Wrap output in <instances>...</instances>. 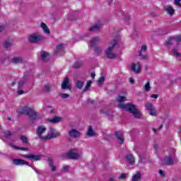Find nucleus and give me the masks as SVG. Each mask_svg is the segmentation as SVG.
I'll return each instance as SVG.
<instances>
[{"label": "nucleus", "instance_id": "nucleus-1", "mask_svg": "<svg viewBox=\"0 0 181 181\" xmlns=\"http://www.w3.org/2000/svg\"><path fill=\"white\" fill-rule=\"evenodd\" d=\"M117 103H119L118 107L122 110H125L127 112L133 114L134 118H141V113L136 109V107L134 104L128 103L127 105L122 104L127 101V98L125 96L119 95L116 99Z\"/></svg>", "mask_w": 181, "mask_h": 181}, {"label": "nucleus", "instance_id": "nucleus-2", "mask_svg": "<svg viewBox=\"0 0 181 181\" xmlns=\"http://www.w3.org/2000/svg\"><path fill=\"white\" fill-rule=\"evenodd\" d=\"M19 114L21 115H28L31 122H34L35 119H37V117H39V114L37 113V112L26 106L21 109Z\"/></svg>", "mask_w": 181, "mask_h": 181}, {"label": "nucleus", "instance_id": "nucleus-3", "mask_svg": "<svg viewBox=\"0 0 181 181\" xmlns=\"http://www.w3.org/2000/svg\"><path fill=\"white\" fill-rule=\"evenodd\" d=\"M117 46V40H113L110 42V46L105 50V54L107 59H117V54H114L112 51L114 50V47Z\"/></svg>", "mask_w": 181, "mask_h": 181}, {"label": "nucleus", "instance_id": "nucleus-4", "mask_svg": "<svg viewBox=\"0 0 181 181\" xmlns=\"http://www.w3.org/2000/svg\"><path fill=\"white\" fill-rule=\"evenodd\" d=\"M42 40H45V37L39 33H33L28 37V41L32 44L39 43V42H42Z\"/></svg>", "mask_w": 181, "mask_h": 181}, {"label": "nucleus", "instance_id": "nucleus-5", "mask_svg": "<svg viewBox=\"0 0 181 181\" xmlns=\"http://www.w3.org/2000/svg\"><path fill=\"white\" fill-rule=\"evenodd\" d=\"M49 131L50 134H48L47 136H45V141H50V139L59 138V136H60V133L56 132V129L50 128Z\"/></svg>", "mask_w": 181, "mask_h": 181}, {"label": "nucleus", "instance_id": "nucleus-6", "mask_svg": "<svg viewBox=\"0 0 181 181\" xmlns=\"http://www.w3.org/2000/svg\"><path fill=\"white\" fill-rule=\"evenodd\" d=\"M46 127L45 126H38L36 130V134L38 136V138L41 139V141H45L46 140V136H43L42 134L46 132Z\"/></svg>", "mask_w": 181, "mask_h": 181}, {"label": "nucleus", "instance_id": "nucleus-7", "mask_svg": "<svg viewBox=\"0 0 181 181\" xmlns=\"http://www.w3.org/2000/svg\"><path fill=\"white\" fill-rule=\"evenodd\" d=\"M181 42V36H177V37H171L168 39V40L166 42L167 46H170L172 45H177V46H179V43Z\"/></svg>", "mask_w": 181, "mask_h": 181}, {"label": "nucleus", "instance_id": "nucleus-8", "mask_svg": "<svg viewBox=\"0 0 181 181\" xmlns=\"http://www.w3.org/2000/svg\"><path fill=\"white\" fill-rule=\"evenodd\" d=\"M174 164L175 161L173 160V158L170 156H165L163 160V165L164 166H172Z\"/></svg>", "mask_w": 181, "mask_h": 181}, {"label": "nucleus", "instance_id": "nucleus-9", "mask_svg": "<svg viewBox=\"0 0 181 181\" xmlns=\"http://www.w3.org/2000/svg\"><path fill=\"white\" fill-rule=\"evenodd\" d=\"M62 90H71V86H70V79L65 78L61 85Z\"/></svg>", "mask_w": 181, "mask_h": 181}, {"label": "nucleus", "instance_id": "nucleus-10", "mask_svg": "<svg viewBox=\"0 0 181 181\" xmlns=\"http://www.w3.org/2000/svg\"><path fill=\"white\" fill-rule=\"evenodd\" d=\"M66 156H67L68 159H72L74 160H76L77 159H80L79 154L73 152V150H71V151H68V153H66Z\"/></svg>", "mask_w": 181, "mask_h": 181}, {"label": "nucleus", "instance_id": "nucleus-11", "mask_svg": "<svg viewBox=\"0 0 181 181\" xmlns=\"http://www.w3.org/2000/svg\"><path fill=\"white\" fill-rule=\"evenodd\" d=\"M13 163L14 165H16V166H21V165H27L28 166H30V168H32L30 165H29V162L25 160H22V159H19V158H15L13 160Z\"/></svg>", "mask_w": 181, "mask_h": 181}, {"label": "nucleus", "instance_id": "nucleus-12", "mask_svg": "<svg viewBox=\"0 0 181 181\" xmlns=\"http://www.w3.org/2000/svg\"><path fill=\"white\" fill-rule=\"evenodd\" d=\"M22 157L26 159H33V160H40L42 159V156L35 154L22 155Z\"/></svg>", "mask_w": 181, "mask_h": 181}, {"label": "nucleus", "instance_id": "nucleus-13", "mask_svg": "<svg viewBox=\"0 0 181 181\" xmlns=\"http://www.w3.org/2000/svg\"><path fill=\"white\" fill-rule=\"evenodd\" d=\"M28 75H24L21 80H20L18 83V90H22L23 88V86L28 81Z\"/></svg>", "mask_w": 181, "mask_h": 181}, {"label": "nucleus", "instance_id": "nucleus-14", "mask_svg": "<svg viewBox=\"0 0 181 181\" xmlns=\"http://www.w3.org/2000/svg\"><path fill=\"white\" fill-rule=\"evenodd\" d=\"M146 107L149 112L150 115H156V110H155V107H153V105H152V103H148Z\"/></svg>", "mask_w": 181, "mask_h": 181}, {"label": "nucleus", "instance_id": "nucleus-15", "mask_svg": "<svg viewBox=\"0 0 181 181\" xmlns=\"http://www.w3.org/2000/svg\"><path fill=\"white\" fill-rule=\"evenodd\" d=\"M100 42H101V39L100 38V37H94L90 40V47H95V46L98 45Z\"/></svg>", "mask_w": 181, "mask_h": 181}, {"label": "nucleus", "instance_id": "nucleus-16", "mask_svg": "<svg viewBox=\"0 0 181 181\" xmlns=\"http://www.w3.org/2000/svg\"><path fill=\"white\" fill-rule=\"evenodd\" d=\"M69 134L71 138H74V139L78 138L81 135V133L76 130V129H73L71 131H69Z\"/></svg>", "mask_w": 181, "mask_h": 181}, {"label": "nucleus", "instance_id": "nucleus-17", "mask_svg": "<svg viewBox=\"0 0 181 181\" xmlns=\"http://www.w3.org/2000/svg\"><path fill=\"white\" fill-rule=\"evenodd\" d=\"M115 136H116L119 144H124V139L122 138V136H124V134L122 133H121V132H116Z\"/></svg>", "mask_w": 181, "mask_h": 181}, {"label": "nucleus", "instance_id": "nucleus-18", "mask_svg": "<svg viewBox=\"0 0 181 181\" xmlns=\"http://www.w3.org/2000/svg\"><path fill=\"white\" fill-rule=\"evenodd\" d=\"M84 66V63L81 60L76 61L72 67L73 69H75L76 70L80 69L81 67H83Z\"/></svg>", "mask_w": 181, "mask_h": 181}, {"label": "nucleus", "instance_id": "nucleus-19", "mask_svg": "<svg viewBox=\"0 0 181 181\" xmlns=\"http://www.w3.org/2000/svg\"><path fill=\"white\" fill-rule=\"evenodd\" d=\"M131 69L134 73H137V74L141 73V64L139 63H137V69H136V64H132Z\"/></svg>", "mask_w": 181, "mask_h": 181}, {"label": "nucleus", "instance_id": "nucleus-20", "mask_svg": "<svg viewBox=\"0 0 181 181\" xmlns=\"http://www.w3.org/2000/svg\"><path fill=\"white\" fill-rule=\"evenodd\" d=\"M47 121L51 124H59L62 121V117L55 116L52 119H47Z\"/></svg>", "mask_w": 181, "mask_h": 181}, {"label": "nucleus", "instance_id": "nucleus-21", "mask_svg": "<svg viewBox=\"0 0 181 181\" xmlns=\"http://www.w3.org/2000/svg\"><path fill=\"white\" fill-rule=\"evenodd\" d=\"M8 145L11 148H13V149H16L17 151H29V148L27 147H20V146L13 145V144H12V143H10Z\"/></svg>", "mask_w": 181, "mask_h": 181}, {"label": "nucleus", "instance_id": "nucleus-22", "mask_svg": "<svg viewBox=\"0 0 181 181\" xmlns=\"http://www.w3.org/2000/svg\"><path fill=\"white\" fill-rule=\"evenodd\" d=\"M20 140L21 141L23 145L26 146V145H29V139L25 135H21L20 136Z\"/></svg>", "mask_w": 181, "mask_h": 181}, {"label": "nucleus", "instance_id": "nucleus-23", "mask_svg": "<svg viewBox=\"0 0 181 181\" xmlns=\"http://www.w3.org/2000/svg\"><path fill=\"white\" fill-rule=\"evenodd\" d=\"M13 45V40H8L4 42V49H9V47H12Z\"/></svg>", "mask_w": 181, "mask_h": 181}, {"label": "nucleus", "instance_id": "nucleus-24", "mask_svg": "<svg viewBox=\"0 0 181 181\" xmlns=\"http://www.w3.org/2000/svg\"><path fill=\"white\" fill-rule=\"evenodd\" d=\"M139 163H146V160H148V155L146 153H142L139 156Z\"/></svg>", "mask_w": 181, "mask_h": 181}, {"label": "nucleus", "instance_id": "nucleus-25", "mask_svg": "<svg viewBox=\"0 0 181 181\" xmlns=\"http://www.w3.org/2000/svg\"><path fill=\"white\" fill-rule=\"evenodd\" d=\"M165 11L168 15H170V16L175 15V9H173V7L170 5L165 6Z\"/></svg>", "mask_w": 181, "mask_h": 181}, {"label": "nucleus", "instance_id": "nucleus-26", "mask_svg": "<svg viewBox=\"0 0 181 181\" xmlns=\"http://www.w3.org/2000/svg\"><path fill=\"white\" fill-rule=\"evenodd\" d=\"M47 160H48L49 166V168H51L52 172H56L57 169H56V166H54V164L53 163V159H52V158H48Z\"/></svg>", "mask_w": 181, "mask_h": 181}, {"label": "nucleus", "instance_id": "nucleus-27", "mask_svg": "<svg viewBox=\"0 0 181 181\" xmlns=\"http://www.w3.org/2000/svg\"><path fill=\"white\" fill-rule=\"evenodd\" d=\"M100 28L101 25H100V24H95L93 26L89 28L88 30L89 32H98Z\"/></svg>", "mask_w": 181, "mask_h": 181}, {"label": "nucleus", "instance_id": "nucleus-28", "mask_svg": "<svg viewBox=\"0 0 181 181\" xmlns=\"http://www.w3.org/2000/svg\"><path fill=\"white\" fill-rule=\"evenodd\" d=\"M127 160L130 165H134L135 163V158L132 154H128L127 156Z\"/></svg>", "mask_w": 181, "mask_h": 181}, {"label": "nucleus", "instance_id": "nucleus-29", "mask_svg": "<svg viewBox=\"0 0 181 181\" xmlns=\"http://www.w3.org/2000/svg\"><path fill=\"white\" fill-rule=\"evenodd\" d=\"M142 179V175L140 172H137L136 175H133L132 180V181H139Z\"/></svg>", "mask_w": 181, "mask_h": 181}, {"label": "nucleus", "instance_id": "nucleus-30", "mask_svg": "<svg viewBox=\"0 0 181 181\" xmlns=\"http://www.w3.org/2000/svg\"><path fill=\"white\" fill-rule=\"evenodd\" d=\"M44 93H50L52 91V85L49 83L45 84L42 88Z\"/></svg>", "mask_w": 181, "mask_h": 181}, {"label": "nucleus", "instance_id": "nucleus-31", "mask_svg": "<svg viewBox=\"0 0 181 181\" xmlns=\"http://www.w3.org/2000/svg\"><path fill=\"white\" fill-rule=\"evenodd\" d=\"M41 28L47 35H50V30L45 23H41Z\"/></svg>", "mask_w": 181, "mask_h": 181}, {"label": "nucleus", "instance_id": "nucleus-32", "mask_svg": "<svg viewBox=\"0 0 181 181\" xmlns=\"http://www.w3.org/2000/svg\"><path fill=\"white\" fill-rule=\"evenodd\" d=\"M23 62L24 60L22 57H14L12 59V62L14 63V64H19Z\"/></svg>", "mask_w": 181, "mask_h": 181}, {"label": "nucleus", "instance_id": "nucleus-33", "mask_svg": "<svg viewBox=\"0 0 181 181\" xmlns=\"http://www.w3.org/2000/svg\"><path fill=\"white\" fill-rule=\"evenodd\" d=\"M49 56V53L42 51L41 52V59L42 62H47V57Z\"/></svg>", "mask_w": 181, "mask_h": 181}, {"label": "nucleus", "instance_id": "nucleus-34", "mask_svg": "<svg viewBox=\"0 0 181 181\" xmlns=\"http://www.w3.org/2000/svg\"><path fill=\"white\" fill-rule=\"evenodd\" d=\"M91 84H93L92 81H88L86 86H85L84 89L83 90V93H87L88 90L90 89V87H91Z\"/></svg>", "mask_w": 181, "mask_h": 181}, {"label": "nucleus", "instance_id": "nucleus-35", "mask_svg": "<svg viewBox=\"0 0 181 181\" xmlns=\"http://www.w3.org/2000/svg\"><path fill=\"white\" fill-rule=\"evenodd\" d=\"M87 135L88 136H94L95 134H94V130L93 129V127L91 126L88 127Z\"/></svg>", "mask_w": 181, "mask_h": 181}, {"label": "nucleus", "instance_id": "nucleus-36", "mask_svg": "<svg viewBox=\"0 0 181 181\" xmlns=\"http://www.w3.org/2000/svg\"><path fill=\"white\" fill-rule=\"evenodd\" d=\"M63 44L58 45L57 46V50L55 51L54 54H59V53L63 50Z\"/></svg>", "mask_w": 181, "mask_h": 181}, {"label": "nucleus", "instance_id": "nucleus-37", "mask_svg": "<svg viewBox=\"0 0 181 181\" xmlns=\"http://www.w3.org/2000/svg\"><path fill=\"white\" fill-rule=\"evenodd\" d=\"M83 86H84L83 81H78L76 83V88H78V90H81L83 88Z\"/></svg>", "mask_w": 181, "mask_h": 181}, {"label": "nucleus", "instance_id": "nucleus-38", "mask_svg": "<svg viewBox=\"0 0 181 181\" xmlns=\"http://www.w3.org/2000/svg\"><path fill=\"white\" fill-rule=\"evenodd\" d=\"M102 52H103V49L100 47H97L94 49V53L98 56L101 54Z\"/></svg>", "mask_w": 181, "mask_h": 181}, {"label": "nucleus", "instance_id": "nucleus-39", "mask_svg": "<svg viewBox=\"0 0 181 181\" xmlns=\"http://www.w3.org/2000/svg\"><path fill=\"white\" fill-rule=\"evenodd\" d=\"M4 135L6 139H10V138L12 136V132H11V131H6L4 132Z\"/></svg>", "mask_w": 181, "mask_h": 181}, {"label": "nucleus", "instance_id": "nucleus-40", "mask_svg": "<svg viewBox=\"0 0 181 181\" xmlns=\"http://www.w3.org/2000/svg\"><path fill=\"white\" fill-rule=\"evenodd\" d=\"M145 91H151V82L149 81L144 86Z\"/></svg>", "mask_w": 181, "mask_h": 181}, {"label": "nucleus", "instance_id": "nucleus-41", "mask_svg": "<svg viewBox=\"0 0 181 181\" xmlns=\"http://www.w3.org/2000/svg\"><path fill=\"white\" fill-rule=\"evenodd\" d=\"M173 54L175 57H180L181 54L177 52V49L176 48L173 49Z\"/></svg>", "mask_w": 181, "mask_h": 181}, {"label": "nucleus", "instance_id": "nucleus-42", "mask_svg": "<svg viewBox=\"0 0 181 181\" xmlns=\"http://www.w3.org/2000/svg\"><path fill=\"white\" fill-rule=\"evenodd\" d=\"M105 81V77L102 76L98 80V84L100 86V84H103Z\"/></svg>", "mask_w": 181, "mask_h": 181}, {"label": "nucleus", "instance_id": "nucleus-43", "mask_svg": "<svg viewBox=\"0 0 181 181\" xmlns=\"http://www.w3.org/2000/svg\"><path fill=\"white\" fill-rule=\"evenodd\" d=\"M139 56H140L141 59H143V60H145L148 59V56L145 54H142V51L139 52Z\"/></svg>", "mask_w": 181, "mask_h": 181}, {"label": "nucleus", "instance_id": "nucleus-44", "mask_svg": "<svg viewBox=\"0 0 181 181\" xmlns=\"http://www.w3.org/2000/svg\"><path fill=\"white\" fill-rule=\"evenodd\" d=\"M59 97L62 98H69L70 97V95L67 94V93H60L59 94Z\"/></svg>", "mask_w": 181, "mask_h": 181}, {"label": "nucleus", "instance_id": "nucleus-45", "mask_svg": "<svg viewBox=\"0 0 181 181\" xmlns=\"http://www.w3.org/2000/svg\"><path fill=\"white\" fill-rule=\"evenodd\" d=\"M70 169V166L69 165H65L63 168V172H69V170Z\"/></svg>", "mask_w": 181, "mask_h": 181}, {"label": "nucleus", "instance_id": "nucleus-46", "mask_svg": "<svg viewBox=\"0 0 181 181\" xmlns=\"http://www.w3.org/2000/svg\"><path fill=\"white\" fill-rule=\"evenodd\" d=\"M119 179H127V174L122 173L121 175L119 177Z\"/></svg>", "mask_w": 181, "mask_h": 181}, {"label": "nucleus", "instance_id": "nucleus-47", "mask_svg": "<svg viewBox=\"0 0 181 181\" xmlns=\"http://www.w3.org/2000/svg\"><path fill=\"white\" fill-rule=\"evenodd\" d=\"M129 81L131 84H135V80H134V78H132V77L129 78Z\"/></svg>", "mask_w": 181, "mask_h": 181}, {"label": "nucleus", "instance_id": "nucleus-48", "mask_svg": "<svg viewBox=\"0 0 181 181\" xmlns=\"http://www.w3.org/2000/svg\"><path fill=\"white\" fill-rule=\"evenodd\" d=\"M5 25H0V33H2V32H4V30H5Z\"/></svg>", "mask_w": 181, "mask_h": 181}, {"label": "nucleus", "instance_id": "nucleus-49", "mask_svg": "<svg viewBox=\"0 0 181 181\" xmlns=\"http://www.w3.org/2000/svg\"><path fill=\"white\" fill-rule=\"evenodd\" d=\"M17 94H18V95H22V94H25V91H23L22 90H18L17 91Z\"/></svg>", "mask_w": 181, "mask_h": 181}, {"label": "nucleus", "instance_id": "nucleus-50", "mask_svg": "<svg viewBox=\"0 0 181 181\" xmlns=\"http://www.w3.org/2000/svg\"><path fill=\"white\" fill-rule=\"evenodd\" d=\"M159 174L160 175V176H162V177H165V173L163 172V170H160Z\"/></svg>", "mask_w": 181, "mask_h": 181}, {"label": "nucleus", "instance_id": "nucleus-51", "mask_svg": "<svg viewBox=\"0 0 181 181\" xmlns=\"http://www.w3.org/2000/svg\"><path fill=\"white\" fill-rule=\"evenodd\" d=\"M158 97H159V95H158V94H152V95H151V98H155V99H156V98H158Z\"/></svg>", "mask_w": 181, "mask_h": 181}, {"label": "nucleus", "instance_id": "nucleus-52", "mask_svg": "<svg viewBox=\"0 0 181 181\" xmlns=\"http://www.w3.org/2000/svg\"><path fill=\"white\" fill-rule=\"evenodd\" d=\"M146 49H147L146 45H143V46L141 47V50H140V52H142V50H143L144 52H146Z\"/></svg>", "mask_w": 181, "mask_h": 181}, {"label": "nucleus", "instance_id": "nucleus-53", "mask_svg": "<svg viewBox=\"0 0 181 181\" xmlns=\"http://www.w3.org/2000/svg\"><path fill=\"white\" fill-rule=\"evenodd\" d=\"M180 1H181V0H175V1H174L175 5H179V4H180Z\"/></svg>", "mask_w": 181, "mask_h": 181}, {"label": "nucleus", "instance_id": "nucleus-54", "mask_svg": "<svg viewBox=\"0 0 181 181\" xmlns=\"http://www.w3.org/2000/svg\"><path fill=\"white\" fill-rule=\"evenodd\" d=\"M90 76L92 77V78H95V73H91Z\"/></svg>", "mask_w": 181, "mask_h": 181}, {"label": "nucleus", "instance_id": "nucleus-55", "mask_svg": "<svg viewBox=\"0 0 181 181\" xmlns=\"http://www.w3.org/2000/svg\"><path fill=\"white\" fill-rule=\"evenodd\" d=\"M150 15L151 16H152V18H155V16H156V14L155 13H151Z\"/></svg>", "mask_w": 181, "mask_h": 181}, {"label": "nucleus", "instance_id": "nucleus-56", "mask_svg": "<svg viewBox=\"0 0 181 181\" xmlns=\"http://www.w3.org/2000/svg\"><path fill=\"white\" fill-rule=\"evenodd\" d=\"M88 103H89L90 104H93V103H94V100H92L91 99H88Z\"/></svg>", "mask_w": 181, "mask_h": 181}, {"label": "nucleus", "instance_id": "nucleus-57", "mask_svg": "<svg viewBox=\"0 0 181 181\" xmlns=\"http://www.w3.org/2000/svg\"><path fill=\"white\" fill-rule=\"evenodd\" d=\"M100 114H107V112L104 111V110H101Z\"/></svg>", "mask_w": 181, "mask_h": 181}, {"label": "nucleus", "instance_id": "nucleus-58", "mask_svg": "<svg viewBox=\"0 0 181 181\" xmlns=\"http://www.w3.org/2000/svg\"><path fill=\"white\" fill-rule=\"evenodd\" d=\"M125 21H129V16H127L125 18H124Z\"/></svg>", "mask_w": 181, "mask_h": 181}, {"label": "nucleus", "instance_id": "nucleus-59", "mask_svg": "<svg viewBox=\"0 0 181 181\" xmlns=\"http://www.w3.org/2000/svg\"><path fill=\"white\" fill-rule=\"evenodd\" d=\"M33 170H35V172H36V173H37L39 175V171H37V169L33 168Z\"/></svg>", "mask_w": 181, "mask_h": 181}, {"label": "nucleus", "instance_id": "nucleus-60", "mask_svg": "<svg viewBox=\"0 0 181 181\" xmlns=\"http://www.w3.org/2000/svg\"><path fill=\"white\" fill-rule=\"evenodd\" d=\"M153 148H154L155 149H158V144L154 145Z\"/></svg>", "mask_w": 181, "mask_h": 181}, {"label": "nucleus", "instance_id": "nucleus-61", "mask_svg": "<svg viewBox=\"0 0 181 181\" xmlns=\"http://www.w3.org/2000/svg\"><path fill=\"white\" fill-rule=\"evenodd\" d=\"M161 128H163V125H160V126H159V127H158V130H160Z\"/></svg>", "mask_w": 181, "mask_h": 181}, {"label": "nucleus", "instance_id": "nucleus-62", "mask_svg": "<svg viewBox=\"0 0 181 181\" xmlns=\"http://www.w3.org/2000/svg\"><path fill=\"white\" fill-rule=\"evenodd\" d=\"M15 84H16V81H13V82L12 83V86H15Z\"/></svg>", "mask_w": 181, "mask_h": 181}, {"label": "nucleus", "instance_id": "nucleus-63", "mask_svg": "<svg viewBox=\"0 0 181 181\" xmlns=\"http://www.w3.org/2000/svg\"><path fill=\"white\" fill-rule=\"evenodd\" d=\"M153 132H158V130H156V129H153Z\"/></svg>", "mask_w": 181, "mask_h": 181}, {"label": "nucleus", "instance_id": "nucleus-64", "mask_svg": "<svg viewBox=\"0 0 181 181\" xmlns=\"http://www.w3.org/2000/svg\"><path fill=\"white\" fill-rule=\"evenodd\" d=\"M178 6H180V8H181V4L180 3H179V4H177Z\"/></svg>", "mask_w": 181, "mask_h": 181}]
</instances>
